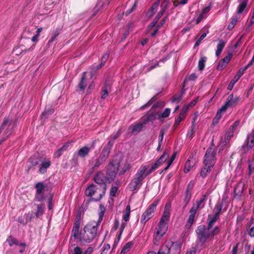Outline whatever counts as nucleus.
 <instances>
[{
	"mask_svg": "<svg viewBox=\"0 0 254 254\" xmlns=\"http://www.w3.org/2000/svg\"><path fill=\"white\" fill-rule=\"evenodd\" d=\"M98 224L94 225L92 223L87 224L83 228L78 240L81 243H90L93 241L97 234Z\"/></svg>",
	"mask_w": 254,
	"mask_h": 254,
	"instance_id": "nucleus-1",
	"label": "nucleus"
},
{
	"mask_svg": "<svg viewBox=\"0 0 254 254\" xmlns=\"http://www.w3.org/2000/svg\"><path fill=\"white\" fill-rule=\"evenodd\" d=\"M120 161L117 159L110 160L107 168L106 175L108 183L114 181L119 171Z\"/></svg>",
	"mask_w": 254,
	"mask_h": 254,
	"instance_id": "nucleus-2",
	"label": "nucleus"
},
{
	"mask_svg": "<svg viewBox=\"0 0 254 254\" xmlns=\"http://www.w3.org/2000/svg\"><path fill=\"white\" fill-rule=\"evenodd\" d=\"M108 157L103 154L102 152L98 157H92L88 161L89 169L87 171V174L91 175L95 170L103 164Z\"/></svg>",
	"mask_w": 254,
	"mask_h": 254,
	"instance_id": "nucleus-3",
	"label": "nucleus"
},
{
	"mask_svg": "<svg viewBox=\"0 0 254 254\" xmlns=\"http://www.w3.org/2000/svg\"><path fill=\"white\" fill-rule=\"evenodd\" d=\"M94 181L99 185L100 197L99 199H102L104 196L107 190V185L108 183L106 177L102 171H98L93 178Z\"/></svg>",
	"mask_w": 254,
	"mask_h": 254,
	"instance_id": "nucleus-4",
	"label": "nucleus"
},
{
	"mask_svg": "<svg viewBox=\"0 0 254 254\" xmlns=\"http://www.w3.org/2000/svg\"><path fill=\"white\" fill-rule=\"evenodd\" d=\"M144 170L138 169L128 184L129 190L133 191L139 189L142 186L143 180L146 178L143 175Z\"/></svg>",
	"mask_w": 254,
	"mask_h": 254,
	"instance_id": "nucleus-5",
	"label": "nucleus"
},
{
	"mask_svg": "<svg viewBox=\"0 0 254 254\" xmlns=\"http://www.w3.org/2000/svg\"><path fill=\"white\" fill-rule=\"evenodd\" d=\"M14 126L15 123L13 120L9 116L5 117L0 127L1 131L5 129L2 137L4 138L5 140L7 139L12 134Z\"/></svg>",
	"mask_w": 254,
	"mask_h": 254,
	"instance_id": "nucleus-6",
	"label": "nucleus"
},
{
	"mask_svg": "<svg viewBox=\"0 0 254 254\" xmlns=\"http://www.w3.org/2000/svg\"><path fill=\"white\" fill-rule=\"evenodd\" d=\"M159 203V199L156 198L146 208L143 213L140 219V223L144 225L149 219L154 216L156 206Z\"/></svg>",
	"mask_w": 254,
	"mask_h": 254,
	"instance_id": "nucleus-7",
	"label": "nucleus"
},
{
	"mask_svg": "<svg viewBox=\"0 0 254 254\" xmlns=\"http://www.w3.org/2000/svg\"><path fill=\"white\" fill-rule=\"evenodd\" d=\"M208 225L206 227L204 225H200L197 226L195 232L197 235V241L201 245L204 244L207 239L209 238Z\"/></svg>",
	"mask_w": 254,
	"mask_h": 254,
	"instance_id": "nucleus-8",
	"label": "nucleus"
},
{
	"mask_svg": "<svg viewBox=\"0 0 254 254\" xmlns=\"http://www.w3.org/2000/svg\"><path fill=\"white\" fill-rule=\"evenodd\" d=\"M99 190V187H98V186L94 184L88 185L85 191V194L86 196L91 197L89 200V201L91 200L98 201L101 199H99L100 191Z\"/></svg>",
	"mask_w": 254,
	"mask_h": 254,
	"instance_id": "nucleus-9",
	"label": "nucleus"
},
{
	"mask_svg": "<svg viewBox=\"0 0 254 254\" xmlns=\"http://www.w3.org/2000/svg\"><path fill=\"white\" fill-rule=\"evenodd\" d=\"M215 155L216 151L213 150L211 147H209L207 149L203 157V164L213 167L216 161Z\"/></svg>",
	"mask_w": 254,
	"mask_h": 254,
	"instance_id": "nucleus-10",
	"label": "nucleus"
},
{
	"mask_svg": "<svg viewBox=\"0 0 254 254\" xmlns=\"http://www.w3.org/2000/svg\"><path fill=\"white\" fill-rule=\"evenodd\" d=\"M157 119H160V113L152 111L151 113L146 114L141 118V123L143 125H146L150 122H153Z\"/></svg>",
	"mask_w": 254,
	"mask_h": 254,
	"instance_id": "nucleus-11",
	"label": "nucleus"
},
{
	"mask_svg": "<svg viewBox=\"0 0 254 254\" xmlns=\"http://www.w3.org/2000/svg\"><path fill=\"white\" fill-rule=\"evenodd\" d=\"M254 146V129L252 130L251 133L247 135L245 144L242 146L244 149L243 152L246 153L249 149Z\"/></svg>",
	"mask_w": 254,
	"mask_h": 254,
	"instance_id": "nucleus-12",
	"label": "nucleus"
},
{
	"mask_svg": "<svg viewBox=\"0 0 254 254\" xmlns=\"http://www.w3.org/2000/svg\"><path fill=\"white\" fill-rule=\"evenodd\" d=\"M96 143V140H93L89 147L87 146H84L80 148L77 151V155L81 158H85L89 155L90 150L94 149L95 148V145Z\"/></svg>",
	"mask_w": 254,
	"mask_h": 254,
	"instance_id": "nucleus-13",
	"label": "nucleus"
},
{
	"mask_svg": "<svg viewBox=\"0 0 254 254\" xmlns=\"http://www.w3.org/2000/svg\"><path fill=\"white\" fill-rule=\"evenodd\" d=\"M81 224L80 216H76L72 230V235L75 239H77L80 236L79 235V228Z\"/></svg>",
	"mask_w": 254,
	"mask_h": 254,
	"instance_id": "nucleus-14",
	"label": "nucleus"
},
{
	"mask_svg": "<svg viewBox=\"0 0 254 254\" xmlns=\"http://www.w3.org/2000/svg\"><path fill=\"white\" fill-rule=\"evenodd\" d=\"M193 187V184H191L190 183H189L187 186L183 201V203L184 204V208H185L187 206L190 200L191 197V190Z\"/></svg>",
	"mask_w": 254,
	"mask_h": 254,
	"instance_id": "nucleus-15",
	"label": "nucleus"
},
{
	"mask_svg": "<svg viewBox=\"0 0 254 254\" xmlns=\"http://www.w3.org/2000/svg\"><path fill=\"white\" fill-rule=\"evenodd\" d=\"M55 109L52 105H47L44 111L41 114L40 117L42 119L46 120L54 114Z\"/></svg>",
	"mask_w": 254,
	"mask_h": 254,
	"instance_id": "nucleus-16",
	"label": "nucleus"
},
{
	"mask_svg": "<svg viewBox=\"0 0 254 254\" xmlns=\"http://www.w3.org/2000/svg\"><path fill=\"white\" fill-rule=\"evenodd\" d=\"M239 99V97L238 96L234 97L233 94H231L228 97L226 102L228 103V105L229 107L233 108L237 105Z\"/></svg>",
	"mask_w": 254,
	"mask_h": 254,
	"instance_id": "nucleus-17",
	"label": "nucleus"
},
{
	"mask_svg": "<svg viewBox=\"0 0 254 254\" xmlns=\"http://www.w3.org/2000/svg\"><path fill=\"white\" fill-rule=\"evenodd\" d=\"M167 224L168 223L165 222L161 223V221L159 222L158 229L156 232V234L157 236H162L165 234L168 228Z\"/></svg>",
	"mask_w": 254,
	"mask_h": 254,
	"instance_id": "nucleus-18",
	"label": "nucleus"
},
{
	"mask_svg": "<svg viewBox=\"0 0 254 254\" xmlns=\"http://www.w3.org/2000/svg\"><path fill=\"white\" fill-rule=\"evenodd\" d=\"M115 140L111 139L109 140L108 143L104 147L101 152L108 157L111 152V150L114 145Z\"/></svg>",
	"mask_w": 254,
	"mask_h": 254,
	"instance_id": "nucleus-19",
	"label": "nucleus"
},
{
	"mask_svg": "<svg viewBox=\"0 0 254 254\" xmlns=\"http://www.w3.org/2000/svg\"><path fill=\"white\" fill-rule=\"evenodd\" d=\"M111 85L107 82H105L104 86L101 90V99H105L108 95L109 91H111Z\"/></svg>",
	"mask_w": 254,
	"mask_h": 254,
	"instance_id": "nucleus-20",
	"label": "nucleus"
},
{
	"mask_svg": "<svg viewBox=\"0 0 254 254\" xmlns=\"http://www.w3.org/2000/svg\"><path fill=\"white\" fill-rule=\"evenodd\" d=\"M226 43V41L224 40L220 39L219 40L218 43L217 45V49L215 52L216 57H219Z\"/></svg>",
	"mask_w": 254,
	"mask_h": 254,
	"instance_id": "nucleus-21",
	"label": "nucleus"
},
{
	"mask_svg": "<svg viewBox=\"0 0 254 254\" xmlns=\"http://www.w3.org/2000/svg\"><path fill=\"white\" fill-rule=\"evenodd\" d=\"M51 162L50 160H47L43 162L40 166L39 172L40 174H44L47 172V169L51 166Z\"/></svg>",
	"mask_w": 254,
	"mask_h": 254,
	"instance_id": "nucleus-22",
	"label": "nucleus"
},
{
	"mask_svg": "<svg viewBox=\"0 0 254 254\" xmlns=\"http://www.w3.org/2000/svg\"><path fill=\"white\" fill-rule=\"evenodd\" d=\"M212 168L213 167L204 165V166L202 168L201 171H200V177L203 179L206 178L208 174L210 172Z\"/></svg>",
	"mask_w": 254,
	"mask_h": 254,
	"instance_id": "nucleus-23",
	"label": "nucleus"
},
{
	"mask_svg": "<svg viewBox=\"0 0 254 254\" xmlns=\"http://www.w3.org/2000/svg\"><path fill=\"white\" fill-rule=\"evenodd\" d=\"M38 164L37 159L34 157H31L27 163V172H29L31 169L36 166Z\"/></svg>",
	"mask_w": 254,
	"mask_h": 254,
	"instance_id": "nucleus-24",
	"label": "nucleus"
},
{
	"mask_svg": "<svg viewBox=\"0 0 254 254\" xmlns=\"http://www.w3.org/2000/svg\"><path fill=\"white\" fill-rule=\"evenodd\" d=\"M192 158L190 156L189 159L187 160L184 166V172L186 173H188L191 168L193 166L194 163L193 161H191V159Z\"/></svg>",
	"mask_w": 254,
	"mask_h": 254,
	"instance_id": "nucleus-25",
	"label": "nucleus"
},
{
	"mask_svg": "<svg viewBox=\"0 0 254 254\" xmlns=\"http://www.w3.org/2000/svg\"><path fill=\"white\" fill-rule=\"evenodd\" d=\"M196 212L197 210L192 208H191L189 211L190 215L187 220V223L190 224V227L193 223L194 217L196 213Z\"/></svg>",
	"mask_w": 254,
	"mask_h": 254,
	"instance_id": "nucleus-26",
	"label": "nucleus"
},
{
	"mask_svg": "<svg viewBox=\"0 0 254 254\" xmlns=\"http://www.w3.org/2000/svg\"><path fill=\"white\" fill-rule=\"evenodd\" d=\"M171 246L166 245L162 246L156 254H170Z\"/></svg>",
	"mask_w": 254,
	"mask_h": 254,
	"instance_id": "nucleus-27",
	"label": "nucleus"
},
{
	"mask_svg": "<svg viewBox=\"0 0 254 254\" xmlns=\"http://www.w3.org/2000/svg\"><path fill=\"white\" fill-rule=\"evenodd\" d=\"M239 17L236 14L233 15L231 18V21L228 26V29L229 30H232L236 24Z\"/></svg>",
	"mask_w": 254,
	"mask_h": 254,
	"instance_id": "nucleus-28",
	"label": "nucleus"
},
{
	"mask_svg": "<svg viewBox=\"0 0 254 254\" xmlns=\"http://www.w3.org/2000/svg\"><path fill=\"white\" fill-rule=\"evenodd\" d=\"M143 124H142V123H138L135 125H132L130 126V128H132V133L134 134L135 133L139 132L143 128Z\"/></svg>",
	"mask_w": 254,
	"mask_h": 254,
	"instance_id": "nucleus-29",
	"label": "nucleus"
},
{
	"mask_svg": "<svg viewBox=\"0 0 254 254\" xmlns=\"http://www.w3.org/2000/svg\"><path fill=\"white\" fill-rule=\"evenodd\" d=\"M99 210L100 212L99 213V218L98 222L96 224H98V225H100V223L101 222V221L103 220L105 212L106 210L105 207L103 204H100L99 205Z\"/></svg>",
	"mask_w": 254,
	"mask_h": 254,
	"instance_id": "nucleus-30",
	"label": "nucleus"
},
{
	"mask_svg": "<svg viewBox=\"0 0 254 254\" xmlns=\"http://www.w3.org/2000/svg\"><path fill=\"white\" fill-rule=\"evenodd\" d=\"M62 31V27L61 26L58 27L52 34V37L50 39V42H53L56 39V37L61 33Z\"/></svg>",
	"mask_w": 254,
	"mask_h": 254,
	"instance_id": "nucleus-31",
	"label": "nucleus"
},
{
	"mask_svg": "<svg viewBox=\"0 0 254 254\" xmlns=\"http://www.w3.org/2000/svg\"><path fill=\"white\" fill-rule=\"evenodd\" d=\"M244 189V185L238 184L235 188L234 193L237 195H241L243 193Z\"/></svg>",
	"mask_w": 254,
	"mask_h": 254,
	"instance_id": "nucleus-32",
	"label": "nucleus"
},
{
	"mask_svg": "<svg viewBox=\"0 0 254 254\" xmlns=\"http://www.w3.org/2000/svg\"><path fill=\"white\" fill-rule=\"evenodd\" d=\"M169 153L165 151L161 156L156 161L157 163L161 166L164 163L169 157Z\"/></svg>",
	"mask_w": 254,
	"mask_h": 254,
	"instance_id": "nucleus-33",
	"label": "nucleus"
},
{
	"mask_svg": "<svg viewBox=\"0 0 254 254\" xmlns=\"http://www.w3.org/2000/svg\"><path fill=\"white\" fill-rule=\"evenodd\" d=\"M206 196L205 195H203L200 200L196 202V205H193L191 208L195 209L196 210H197L200 207L203 208L204 207V204L202 206H201V204L206 200Z\"/></svg>",
	"mask_w": 254,
	"mask_h": 254,
	"instance_id": "nucleus-34",
	"label": "nucleus"
},
{
	"mask_svg": "<svg viewBox=\"0 0 254 254\" xmlns=\"http://www.w3.org/2000/svg\"><path fill=\"white\" fill-rule=\"evenodd\" d=\"M218 218L215 216L214 215L212 217H211L210 215H208L207 220H208V229H211L213 226L214 225L216 221Z\"/></svg>",
	"mask_w": 254,
	"mask_h": 254,
	"instance_id": "nucleus-35",
	"label": "nucleus"
},
{
	"mask_svg": "<svg viewBox=\"0 0 254 254\" xmlns=\"http://www.w3.org/2000/svg\"><path fill=\"white\" fill-rule=\"evenodd\" d=\"M220 232V228L219 226H216L212 230H209V235L210 238H213L214 236L218 235Z\"/></svg>",
	"mask_w": 254,
	"mask_h": 254,
	"instance_id": "nucleus-36",
	"label": "nucleus"
},
{
	"mask_svg": "<svg viewBox=\"0 0 254 254\" xmlns=\"http://www.w3.org/2000/svg\"><path fill=\"white\" fill-rule=\"evenodd\" d=\"M45 205L43 204H40L37 205V209L35 212V215L37 218L42 216L44 212Z\"/></svg>",
	"mask_w": 254,
	"mask_h": 254,
	"instance_id": "nucleus-37",
	"label": "nucleus"
},
{
	"mask_svg": "<svg viewBox=\"0 0 254 254\" xmlns=\"http://www.w3.org/2000/svg\"><path fill=\"white\" fill-rule=\"evenodd\" d=\"M207 61V57L205 56L201 57L198 62V68L199 70H202L205 67V64Z\"/></svg>",
	"mask_w": 254,
	"mask_h": 254,
	"instance_id": "nucleus-38",
	"label": "nucleus"
},
{
	"mask_svg": "<svg viewBox=\"0 0 254 254\" xmlns=\"http://www.w3.org/2000/svg\"><path fill=\"white\" fill-rule=\"evenodd\" d=\"M170 217V212L168 211L167 210H165L160 221H161V223L165 222L166 223H168V222L169 220Z\"/></svg>",
	"mask_w": 254,
	"mask_h": 254,
	"instance_id": "nucleus-39",
	"label": "nucleus"
},
{
	"mask_svg": "<svg viewBox=\"0 0 254 254\" xmlns=\"http://www.w3.org/2000/svg\"><path fill=\"white\" fill-rule=\"evenodd\" d=\"M133 243L132 242H129L126 244L124 247L122 248L121 254H125L127 253L133 246Z\"/></svg>",
	"mask_w": 254,
	"mask_h": 254,
	"instance_id": "nucleus-40",
	"label": "nucleus"
},
{
	"mask_svg": "<svg viewBox=\"0 0 254 254\" xmlns=\"http://www.w3.org/2000/svg\"><path fill=\"white\" fill-rule=\"evenodd\" d=\"M130 213V206L129 205H127L126 207L125 211L123 215V219L125 222H127L129 220V216Z\"/></svg>",
	"mask_w": 254,
	"mask_h": 254,
	"instance_id": "nucleus-41",
	"label": "nucleus"
},
{
	"mask_svg": "<svg viewBox=\"0 0 254 254\" xmlns=\"http://www.w3.org/2000/svg\"><path fill=\"white\" fill-rule=\"evenodd\" d=\"M157 9L158 7L152 4L146 13V16L148 18L151 17L157 11Z\"/></svg>",
	"mask_w": 254,
	"mask_h": 254,
	"instance_id": "nucleus-42",
	"label": "nucleus"
},
{
	"mask_svg": "<svg viewBox=\"0 0 254 254\" xmlns=\"http://www.w3.org/2000/svg\"><path fill=\"white\" fill-rule=\"evenodd\" d=\"M35 188L36 189L37 193H43L45 189V186L44 185L43 183L39 182L36 184Z\"/></svg>",
	"mask_w": 254,
	"mask_h": 254,
	"instance_id": "nucleus-43",
	"label": "nucleus"
},
{
	"mask_svg": "<svg viewBox=\"0 0 254 254\" xmlns=\"http://www.w3.org/2000/svg\"><path fill=\"white\" fill-rule=\"evenodd\" d=\"M223 206V202L219 200L218 201H217V202L215 204L214 209H213V211L221 213V212L222 210Z\"/></svg>",
	"mask_w": 254,
	"mask_h": 254,
	"instance_id": "nucleus-44",
	"label": "nucleus"
},
{
	"mask_svg": "<svg viewBox=\"0 0 254 254\" xmlns=\"http://www.w3.org/2000/svg\"><path fill=\"white\" fill-rule=\"evenodd\" d=\"M234 130H232V129H230L229 128L227 132H226L225 136V142L226 143L229 142L231 138L233 136L234 134Z\"/></svg>",
	"mask_w": 254,
	"mask_h": 254,
	"instance_id": "nucleus-45",
	"label": "nucleus"
},
{
	"mask_svg": "<svg viewBox=\"0 0 254 254\" xmlns=\"http://www.w3.org/2000/svg\"><path fill=\"white\" fill-rule=\"evenodd\" d=\"M6 242L10 246H12L13 245H18L17 240L12 236H8L6 240Z\"/></svg>",
	"mask_w": 254,
	"mask_h": 254,
	"instance_id": "nucleus-46",
	"label": "nucleus"
},
{
	"mask_svg": "<svg viewBox=\"0 0 254 254\" xmlns=\"http://www.w3.org/2000/svg\"><path fill=\"white\" fill-rule=\"evenodd\" d=\"M165 106V103L163 101L157 102L155 104H154L152 108L151 111L155 112L157 109L158 108H162Z\"/></svg>",
	"mask_w": 254,
	"mask_h": 254,
	"instance_id": "nucleus-47",
	"label": "nucleus"
},
{
	"mask_svg": "<svg viewBox=\"0 0 254 254\" xmlns=\"http://www.w3.org/2000/svg\"><path fill=\"white\" fill-rule=\"evenodd\" d=\"M66 146L64 145L63 147L59 149L54 154V157L55 158H59L63 154V151L66 150Z\"/></svg>",
	"mask_w": 254,
	"mask_h": 254,
	"instance_id": "nucleus-48",
	"label": "nucleus"
},
{
	"mask_svg": "<svg viewBox=\"0 0 254 254\" xmlns=\"http://www.w3.org/2000/svg\"><path fill=\"white\" fill-rule=\"evenodd\" d=\"M240 3L238 6L237 8V13L241 14L242 13L245 9L246 8L247 3L243 2H239Z\"/></svg>",
	"mask_w": 254,
	"mask_h": 254,
	"instance_id": "nucleus-49",
	"label": "nucleus"
},
{
	"mask_svg": "<svg viewBox=\"0 0 254 254\" xmlns=\"http://www.w3.org/2000/svg\"><path fill=\"white\" fill-rule=\"evenodd\" d=\"M185 119L184 117H182L179 115V117L175 120V123L173 126V128L175 130L179 126L181 122Z\"/></svg>",
	"mask_w": 254,
	"mask_h": 254,
	"instance_id": "nucleus-50",
	"label": "nucleus"
},
{
	"mask_svg": "<svg viewBox=\"0 0 254 254\" xmlns=\"http://www.w3.org/2000/svg\"><path fill=\"white\" fill-rule=\"evenodd\" d=\"M140 170H144V172L143 173V175H145V177H146L147 176H148L149 174H150L152 172H153L154 171H155L153 168L151 167L148 171L147 170V167L146 166H141Z\"/></svg>",
	"mask_w": 254,
	"mask_h": 254,
	"instance_id": "nucleus-51",
	"label": "nucleus"
},
{
	"mask_svg": "<svg viewBox=\"0 0 254 254\" xmlns=\"http://www.w3.org/2000/svg\"><path fill=\"white\" fill-rule=\"evenodd\" d=\"M232 57L233 54L232 53H229L225 58L222 59L221 61L223 63L225 64V65H227V64L229 63Z\"/></svg>",
	"mask_w": 254,
	"mask_h": 254,
	"instance_id": "nucleus-52",
	"label": "nucleus"
},
{
	"mask_svg": "<svg viewBox=\"0 0 254 254\" xmlns=\"http://www.w3.org/2000/svg\"><path fill=\"white\" fill-rule=\"evenodd\" d=\"M170 0H164L161 4V9L166 11L170 5Z\"/></svg>",
	"mask_w": 254,
	"mask_h": 254,
	"instance_id": "nucleus-53",
	"label": "nucleus"
},
{
	"mask_svg": "<svg viewBox=\"0 0 254 254\" xmlns=\"http://www.w3.org/2000/svg\"><path fill=\"white\" fill-rule=\"evenodd\" d=\"M45 199V196L43 193H39L36 192L35 196V199L39 202H42Z\"/></svg>",
	"mask_w": 254,
	"mask_h": 254,
	"instance_id": "nucleus-54",
	"label": "nucleus"
},
{
	"mask_svg": "<svg viewBox=\"0 0 254 254\" xmlns=\"http://www.w3.org/2000/svg\"><path fill=\"white\" fill-rule=\"evenodd\" d=\"M206 33H204L199 37V38L197 40V41L195 43L193 48H195L196 47L199 45L200 43L206 36Z\"/></svg>",
	"mask_w": 254,
	"mask_h": 254,
	"instance_id": "nucleus-55",
	"label": "nucleus"
},
{
	"mask_svg": "<svg viewBox=\"0 0 254 254\" xmlns=\"http://www.w3.org/2000/svg\"><path fill=\"white\" fill-rule=\"evenodd\" d=\"M189 108L190 107L189 105L184 106L183 109H182L181 112L180 113L179 115L182 117H184V118H185L186 116V113L187 112Z\"/></svg>",
	"mask_w": 254,
	"mask_h": 254,
	"instance_id": "nucleus-56",
	"label": "nucleus"
},
{
	"mask_svg": "<svg viewBox=\"0 0 254 254\" xmlns=\"http://www.w3.org/2000/svg\"><path fill=\"white\" fill-rule=\"evenodd\" d=\"M155 100H156L155 96H153V97H152L149 100V101L147 103H146L145 104L143 105L141 107V109L143 110V109H144L147 107L149 106L150 105H151L155 101Z\"/></svg>",
	"mask_w": 254,
	"mask_h": 254,
	"instance_id": "nucleus-57",
	"label": "nucleus"
},
{
	"mask_svg": "<svg viewBox=\"0 0 254 254\" xmlns=\"http://www.w3.org/2000/svg\"><path fill=\"white\" fill-rule=\"evenodd\" d=\"M246 69H245V68H240L237 74L235 75V76L234 77V79H239L240 78V77L243 75V74H244V72L245 70H246Z\"/></svg>",
	"mask_w": 254,
	"mask_h": 254,
	"instance_id": "nucleus-58",
	"label": "nucleus"
},
{
	"mask_svg": "<svg viewBox=\"0 0 254 254\" xmlns=\"http://www.w3.org/2000/svg\"><path fill=\"white\" fill-rule=\"evenodd\" d=\"M87 85L86 80H80L78 87L81 91H83Z\"/></svg>",
	"mask_w": 254,
	"mask_h": 254,
	"instance_id": "nucleus-59",
	"label": "nucleus"
},
{
	"mask_svg": "<svg viewBox=\"0 0 254 254\" xmlns=\"http://www.w3.org/2000/svg\"><path fill=\"white\" fill-rule=\"evenodd\" d=\"M170 112L171 110L170 108H166L161 114H160V118H165L168 117L170 115Z\"/></svg>",
	"mask_w": 254,
	"mask_h": 254,
	"instance_id": "nucleus-60",
	"label": "nucleus"
},
{
	"mask_svg": "<svg viewBox=\"0 0 254 254\" xmlns=\"http://www.w3.org/2000/svg\"><path fill=\"white\" fill-rule=\"evenodd\" d=\"M118 190V187L112 186L110 190V195L111 196H115Z\"/></svg>",
	"mask_w": 254,
	"mask_h": 254,
	"instance_id": "nucleus-61",
	"label": "nucleus"
},
{
	"mask_svg": "<svg viewBox=\"0 0 254 254\" xmlns=\"http://www.w3.org/2000/svg\"><path fill=\"white\" fill-rule=\"evenodd\" d=\"M183 99V97L182 96V95H174L172 97V102H179L181 101Z\"/></svg>",
	"mask_w": 254,
	"mask_h": 254,
	"instance_id": "nucleus-62",
	"label": "nucleus"
},
{
	"mask_svg": "<svg viewBox=\"0 0 254 254\" xmlns=\"http://www.w3.org/2000/svg\"><path fill=\"white\" fill-rule=\"evenodd\" d=\"M136 5H137V0H136L133 4V5L132 6V7L128 10H127L126 12H125V14L126 15H129L130 13H131V12H132L135 9H136Z\"/></svg>",
	"mask_w": 254,
	"mask_h": 254,
	"instance_id": "nucleus-63",
	"label": "nucleus"
},
{
	"mask_svg": "<svg viewBox=\"0 0 254 254\" xmlns=\"http://www.w3.org/2000/svg\"><path fill=\"white\" fill-rule=\"evenodd\" d=\"M110 249V246L109 244H105L103 247V250L101 252V254H106L107 252Z\"/></svg>",
	"mask_w": 254,
	"mask_h": 254,
	"instance_id": "nucleus-64",
	"label": "nucleus"
}]
</instances>
